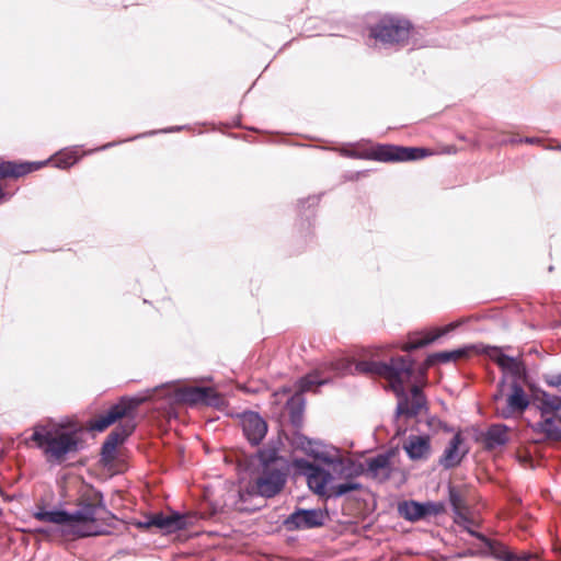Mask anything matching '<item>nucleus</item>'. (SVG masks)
I'll return each mask as SVG.
<instances>
[{"mask_svg": "<svg viewBox=\"0 0 561 561\" xmlns=\"http://www.w3.org/2000/svg\"><path fill=\"white\" fill-rule=\"evenodd\" d=\"M324 516L319 510H297L284 522L288 530L310 529L322 526Z\"/></svg>", "mask_w": 561, "mask_h": 561, "instance_id": "obj_10", "label": "nucleus"}, {"mask_svg": "<svg viewBox=\"0 0 561 561\" xmlns=\"http://www.w3.org/2000/svg\"><path fill=\"white\" fill-rule=\"evenodd\" d=\"M462 443L463 438L461 434H455L454 437L450 439L448 446L444 450L439 459V465L443 466L445 469H450L458 466L461 462L465 455L467 454L466 449H460Z\"/></svg>", "mask_w": 561, "mask_h": 561, "instance_id": "obj_18", "label": "nucleus"}, {"mask_svg": "<svg viewBox=\"0 0 561 561\" xmlns=\"http://www.w3.org/2000/svg\"><path fill=\"white\" fill-rule=\"evenodd\" d=\"M505 374L511 375L515 379H520L525 375V367L518 358L506 356L501 360L500 367Z\"/></svg>", "mask_w": 561, "mask_h": 561, "instance_id": "obj_28", "label": "nucleus"}, {"mask_svg": "<svg viewBox=\"0 0 561 561\" xmlns=\"http://www.w3.org/2000/svg\"><path fill=\"white\" fill-rule=\"evenodd\" d=\"M193 516L173 512L170 515L156 514L144 524L146 527H157L167 531L185 529L193 525Z\"/></svg>", "mask_w": 561, "mask_h": 561, "instance_id": "obj_11", "label": "nucleus"}, {"mask_svg": "<svg viewBox=\"0 0 561 561\" xmlns=\"http://www.w3.org/2000/svg\"><path fill=\"white\" fill-rule=\"evenodd\" d=\"M459 324H460V322H458V321L457 322H451V323L447 324L444 328L435 329V330H433L431 332L425 333L424 336H422V337L411 339L404 345L403 350L407 351V352H410V351H413V350H417V348L424 347V346L428 345L430 343L434 342L435 340H437L438 337H440V336L447 334L448 332L453 331Z\"/></svg>", "mask_w": 561, "mask_h": 561, "instance_id": "obj_20", "label": "nucleus"}, {"mask_svg": "<svg viewBox=\"0 0 561 561\" xmlns=\"http://www.w3.org/2000/svg\"><path fill=\"white\" fill-rule=\"evenodd\" d=\"M402 448L411 460H426L432 451L431 437L411 434L405 438Z\"/></svg>", "mask_w": 561, "mask_h": 561, "instance_id": "obj_15", "label": "nucleus"}, {"mask_svg": "<svg viewBox=\"0 0 561 561\" xmlns=\"http://www.w3.org/2000/svg\"><path fill=\"white\" fill-rule=\"evenodd\" d=\"M561 415L541 416V420L534 425V431L543 434L551 440L561 439Z\"/></svg>", "mask_w": 561, "mask_h": 561, "instance_id": "obj_19", "label": "nucleus"}, {"mask_svg": "<svg viewBox=\"0 0 561 561\" xmlns=\"http://www.w3.org/2000/svg\"><path fill=\"white\" fill-rule=\"evenodd\" d=\"M46 162H11L5 161L0 163V179L5 178H20L33 171L41 169ZM5 194L0 187V203L4 199Z\"/></svg>", "mask_w": 561, "mask_h": 561, "instance_id": "obj_16", "label": "nucleus"}, {"mask_svg": "<svg viewBox=\"0 0 561 561\" xmlns=\"http://www.w3.org/2000/svg\"><path fill=\"white\" fill-rule=\"evenodd\" d=\"M330 368L335 376L356 373L387 379L399 399L397 415L415 416L426 405L425 397L419 386H412L410 396L405 392V387L414 375V364L408 356L392 357L389 363L360 360L354 364L347 358H340L331 363Z\"/></svg>", "mask_w": 561, "mask_h": 561, "instance_id": "obj_1", "label": "nucleus"}, {"mask_svg": "<svg viewBox=\"0 0 561 561\" xmlns=\"http://www.w3.org/2000/svg\"><path fill=\"white\" fill-rule=\"evenodd\" d=\"M535 404L539 409L541 416L560 415L561 398L547 392H542L535 399Z\"/></svg>", "mask_w": 561, "mask_h": 561, "instance_id": "obj_23", "label": "nucleus"}, {"mask_svg": "<svg viewBox=\"0 0 561 561\" xmlns=\"http://www.w3.org/2000/svg\"><path fill=\"white\" fill-rule=\"evenodd\" d=\"M38 531L42 533V534L46 533V530H44V529H39Z\"/></svg>", "mask_w": 561, "mask_h": 561, "instance_id": "obj_35", "label": "nucleus"}, {"mask_svg": "<svg viewBox=\"0 0 561 561\" xmlns=\"http://www.w3.org/2000/svg\"><path fill=\"white\" fill-rule=\"evenodd\" d=\"M443 512V505L434 502H403L399 505L400 515L410 522H416L427 516H436Z\"/></svg>", "mask_w": 561, "mask_h": 561, "instance_id": "obj_12", "label": "nucleus"}, {"mask_svg": "<svg viewBox=\"0 0 561 561\" xmlns=\"http://www.w3.org/2000/svg\"><path fill=\"white\" fill-rule=\"evenodd\" d=\"M470 352V347H463L458 348L449 352H439L436 354H433L427 358L426 367L432 365L434 360L440 362V363H448L451 360H457L459 358L466 357Z\"/></svg>", "mask_w": 561, "mask_h": 561, "instance_id": "obj_27", "label": "nucleus"}, {"mask_svg": "<svg viewBox=\"0 0 561 561\" xmlns=\"http://www.w3.org/2000/svg\"><path fill=\"white\" fill-rule=\"evenodd\" d=\"M430 154L426 149L415 147H400L393 145H380L373 150V158L378 161H412L425 158Z\"/></svg>", "mask_w": 561, "mask_h": 561, "instance_id": "obj_8", "label": "nucleus"}, {"mask_svg": "<svg viewBox=\"0 0 561 561\" xmlns=\"http://www.w3.org/2000/svg\"><path fill=\"white\" fill-rule=\"evenodd\" d=\"M42 448L48 460L61 462L68 454L78 450V435L62 425H36L30 437Z\"/></svg>", "mask_w": 561, "mask_h": 561, "instance_id": "obj_5", "label": "nucleus"}, {"mask_svg": "<svg viewBox=\"0 0 561 561\" xmlns=\"http://www.w3.org/2000/svg\"><path fill=\"white\" fill-rule=\"evenodd\" d=\"M523 141L527 142V144H536L539 141V139L537 138H530V137H527L525 138Z\"/></svg>", "mask_w": 561, "mask_h": 561, "instance_id": "obj_33", "label": "nucleus"}, {"mask_svg": "<svg viewBox=\"0 0 561 561\" xmlns=\"http://www.w3.org/2000/svg\"><path fill=\"white\" fill-rule=\"evenodd\" d=\"M182 400L191 403L211 404L217 399L216 392L211 388L206 387H188L182 390Z\"/></svg>", "mask_w": 561, "mask_h": 561, "instance_id": "obj_21", "label": "nucleus"}, {"mask_svg": "<svg viewBox=\"0 0 561 561\" xmlns=\"http://www.w3.org/2000/svg\"><path fill=\"white\" fill-rule=\"evenodd\" d=\"M425 369H426V367L420 371V374H421L422 376H424V374H425Z\"/></svg>", "mask_w": 561, "mask_h": 561, "instance_id": "obj_34", "label": "nucleus"}, {"mask_svg": "<svg viewBox=\"0 0 561 561\" xmlns=\"http://www.w3.org/2000/svg\"><path fill=\"white\" fill-rule=\"evenodd\" d=\"M242 430L252 445H257L267 432L266 422L255 412H247L241 419Z\"/></svg>", "mask_w": 561, "mask_h": 561, "instance_id": "obj_14", "label": "nucleus"}, {"mask_svg": "<svg viewBox=\"0 0 561 561\" xmlns=\"http://www.w3.org/2000/svg\"><path fill=\"white\" fill-rule=\"evenodd\" d=\"M412 25L408 20L386 15L370 27V37L383 46L404 45L411 35Z\"/></svg>", "mask_w": 561, "mask_h": 561, "instance_id": "obj_7", "label": "nucleus"}, {"mask_svg": "<svg viewBox=\"0 0 561 561\" xmlns=\"http://www.w3.org/2000/svg\"><path fill=\"white\" fill-rule=\"evenodd\" d=\"M332 376H324L323 370L317 369L311 374L302 377L299 382V392H306L312 390L314 387L322 386L331 380ZM301 400L300 393H296L291 401Z\"/></svg>", "mask_w": 561, "mask_h": 561, "instance_id": "obj_24", "label": "nucleus"}, {"mask_svg": "<svg viewBox=\"0 0 561 561\" xmlns=\"http://www.w3.org/2000/svg\"><path fill=\"white\" fill-rule=\"evenodd\" d=\"M469 534L477 537L485 543L490 553L500 561H517L515 553L511 552L506 546L488 539L484 535L478 534L474 530H469Z\"/></svg>", "mask_w": 561, "mask_h": 561, "instance_id": "obj_26", "label": "nucleus"}, {"mask_svg": "<svg viewBox=\"0 0 561 561\" xmlns=\"http://www.w3.org/2000/svg\"><path fill=\"white\" fill-rule=\"evenodd\" d=\"M79 157L75 150L59 152L54 159L55 167L59 169H68L78 161Z\"/></svg>", "mask_w": 561, "mask_h": 561, "instance_id": "obj_29", "label": "nucleus"}, {"mask_svg": "<svg viewBox=\"0 0 561 561\" xmlns=\"http://www.w3.org/2000/svg\"><path fill=\"white\" fill-rule=\"evenodd\" d=\"M547 382L552 387H561V373L550 376Z\"/></svg>", "mask_w": 561, "mask_h": 561, "instance_id": "obj_31", "label": "nucleus"}, {"mask_svg": "<svg viewBox=\"0 0 561 561\" xmlns=\"http://www.w3.org/2000/svg\"><path fill=\"white\" fill-rule=\"evenodd\" d=\"M515 558L517 559V561H530L533 558H535V556L531 553L524 552L519 556L515 554Z\"/></svg>", "mask_w": 561, "mask_h": 561, "instance_id": "obj_32", "label": "nucleus"}, {"mask_svg": "<svg viewBox=\"0 0 561 561\" xmlns=\"http://www.w3.org/2000/svg\"><path fill=\"white\" fill-rule=\"evenodd\" d=\"M392 457L393 454L390 451L378 454L375 457L367 458L365 461V467L360 463H355L351 459L342 458L332 460L331 463L333 471L336 474H339V477H344L345 479L354 480L358 476L365 473L371 479H375L379 482H383L388 480L392 473Z\"/></svg>", "mask_w": 561, "mask_h": 561, "instance_id": "obj_6", "label": "nucleus"}, {"mask_svg": "<svg viewBox=\"0 0 561 561\" xmlns=\"http://www.w3.org/2000/svg\"><path fill=\"white\" fill-rule=\"evenodd\" d=\"M142 402L144 398L140 397L121 400L119 403L111 407L104 414L99 415L92 424V428L99 432L104 431L117 420L129 415Z\"/></svg>", "mask_w": 561, "mask_h": 561, "instance_id": "obj_9", "label": "nucleus"}, {"mask_svg": "<svg viewBox=\"0 0 561 561\" xmlns=\"http://www.w3.org/2000/svg\"><path fill=\"white\" fill-rule=\"evenodd\" d=\"M336 458H327L325 461L332 467L331 461ZM294 467L304 477H306L309 489L325 497H341L352 491L362 489V484L355 480L339 477L331 468V472L311 463L307 459H295Z\"/></svg>", "mask_w": 561, "mask_h": 561, "instance_id": "obj_3", "label": "nucleus"}, {"mask_svg": "<svg viewBox=\"0 0 561 561\" xmlns=\"http://www.w3.org/2000/svg\"><path fill=\"white\" fill-rule=\"evenodd\" d=\"M449 500L455 514V522L462 526L468 533L472 530L470 526L473 525V520L469 518L467 506L460 494L455 490H450Z\"/></svg>", "mask_w": 561, "mask_h": 561, "instance_id": "obj_22", "label": "nucleus"}, {"mask_svg": "<svg viewBox=\"0 0 561 561\" xmlns=\"http://www.w3.org/2000/svg\"><path fill=\"white\" fill-rule=\"evenodd\" d=\"M134 427V423L131 421H127L112 431L102 445L101 455L104 461L110 462L115 459L118 445L123 444L124 440L133 433Z\"/></svg>", "mask_w": 561, "mask_h": 561, "instance_id": "obj_13", "label": "nucleus"}, {"mask_svg": "<svg viewBox=\"0 0 561 561\" xmlns=\"http://www.w3.org/2000/svg\"><path fill=\"white\" fill-rule=\"evenodd\" d=\"M101 510H103L102 505L95 503H81L72 513L64 510L46 511L39 507L33 513V517L39 522L59 525L64 536L82 538L103 534L98 525Z\"/></svg>", "mask_w": 561, "mask_h": 561, "instance_id": "obj_2", "label": "nucleus"}, {"mask_svg": "<svg viewBox=\"0 0 561 561\" xmlns=\"http://www.w3.org/2000/svg\"><path fill=\"white\" fill-rule=\"evenodd\" d=\"M262 470L257 477L248 483L244 490L240 491V499L247 496H262L270 499L278 494L286 483V472L283 460L277 456L276 450L260 451Z\"/></svg>", "mask_w": 561, "mask_h": 561, "instance_id": "obj_4", "label": "nucleus"}, {"mask_svg": "<svg viewBox=\"0 0 561 561\" xmlns=\"http://www.w3.org/2000/svg\"><path fill=\"white\" fill-rule=\"evenodd\" d=\"M512 390L507 398V405L501 411L499 410L500 415L504 419L511 417L515 412H524L529 405L527 396L518 382H513Z\"/></svg>", "mask_w": 561, "mask_h": 561, "instance_id": "obj_17", "label": "nucleus"}, {"mask_svg": "<svg viewBox=\"0 0 561 561\" xmlns=\"http://www.w3.org/2000/svg\"><path fill=\"white\" fill-rule=\"evenodd\" d=\"M486 354L499 367H501V360L503 358H506L507 355H505L501 348L499 347H488Z\"/></svg>", "mask_w": 561, "mask_h": 561, "instance_id": "obj_30", "label": "nucleus"}, {"mask_svg": "<svg viewBox=\"0 0 561 561\" xmlns=\"http://www.w3.org/2000/svg\"><path fill=\"white\" fill-rule=\"evenodd\" d=\"M508 442V428L503 424H494L484 434V445L488 449H494Z\"/></svg>", "mask_w": 561, "mask_h": 561, "instance_id": "obj_25", "label": "nucleus"}]
</instances>
